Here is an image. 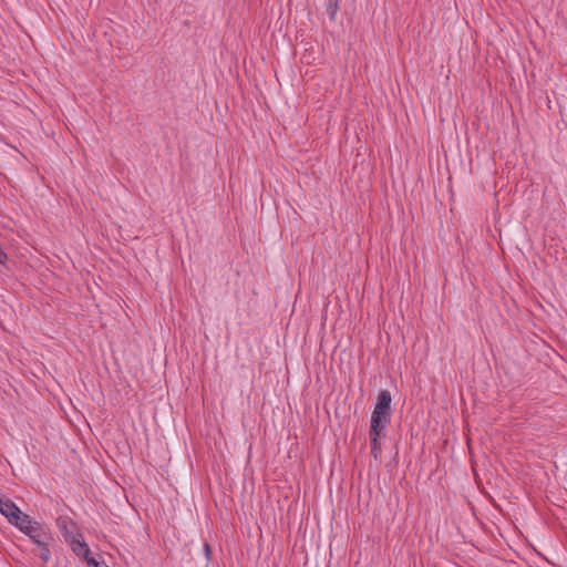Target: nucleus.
<instances>
[{"label": "nucleus", "mask_w": 567, "mask_h": 567, "mask_svg": "<svg viewBox=\"0 0 567 567\" xmlns=\"http://www.w3.org/2000/svg\"><path fill=\"white\" fill-rule=\"evenodd\" d=\"M391 402L392 396L390 391L381 390L371 413L369 439L371 444V455L374 460H378L382 453L380 439L384 437L385 429L391 422Z\"/></svg>", "instance_id": "1"}, {"label": "nucleus", "mask_w": 567, "mask_h": 567, "mask_svg": "<svg viewBox=\"0 0 567 567\" xmlns=\"http://www.w3.org/2000/svg\"><path fill=\"white\" fill-rule=\"evenodd\" d=\"M61 530H64L65 542L71 546L72 551L80 558H83L89 566L97 567L99 563L94 557L91 556V550L84 540V536L80 532H70L66 528V524L63 522L58 523Z\"/></svg>", "instance_id": "2"}, {"label": "nucleus", "mask_w": 567, "mask_h": 567, "mask_svg": "<svg viewBox=\"0 0 567 567\" xmlns=\"http://www.w3.org/2000/svg\"><path fill=\"white\" fill-rule=\"evenodd\" d=\"M34 519H32L29 515L21 512L19 508L18 513H14V515L9 519V523L17 527L21 533L24 534V530L28 529L31 524H33Z\"/></svg>", "instance_id": "3"}, {"label": "nucleus", "mask_w": 567, "mask_h": 567, "mask_svg": "<svg viewBox=\"0 0 567 567\" xmlns=\"http://www.w3.org/2000/svg\"><path fill=\"white\" fill-rule=\"evenodd\" d=\"M19 512V507L11 499L1 496L0 498V513L9 520L14 513Z\"/></svg>", "instance_id": "4"}, {"label": "nucleus", "mask_w": 567, "mask_h": 567, "mask_svg": "<svg viewBox=\"0 0 567 567\" xmlns=\"http://www.w3.org/2000/svg\"><path fill=\"white\" fill-rule=\"evenodd\" d=\"M324 7L329 19L336 21L340 9V0H324Z\"/></svg>", "instance_id": "5"}, {"label": "nucleus", "mask_w": 567, "mask_h": 567, "mask_svg": "<svg viewBox=\"0 0 567 567\" xmlns=\"http://www.w3.org/2000/svg\"><path fill=\"white\" fill-rule=\"evenodd\" d=\"M50 530L45 525L41 524L38 520H34L31 526L28 527L27 530H24V535H27L29 538H32V535H39L44 532Z\"/></svg>", "instance_id": "6"}, {"label": "nucleus", "mask_w": 567, "mask_h": 567, "mask_svg": "<svg viewBox=\"0 0 567 567\" xmlns=\"http://www.w3.org/2000/svg\"><path fill=\"white\" fill-rule=\"evenodd\" d=\"M30 539H31V542L34 545H37L38 548L43 546L47 543H52L53 542V537H52L50 530L44 532V533L39 534V535H32V538H30Z\"/></svg>", "instance_id": "7"}, {"label": "nucleus", "mask_w": 567, "mask_h": 567, "mask_svg": "<svg viewBox=\"0 0 567 567\" xmlns=\"http://www.w3.org/2000/svg\"><path fill=\"white\" fill-rule=\"evenodd\" d=\"M50 545L51 543H47L44 544L43 546L39 547V551H40V558L44 561V563H48L51 558V549H50Z\"/></svg>", "instance_id": "8"}, {"label": "nucleus", "mask_w": 567, "mask_h": 567, "mask_svg": "<svg viewBox=\"0 0 567 567\" xmlns=\"http://www.w3.org/2000/svg\"><path fill=\"white\" fill-rule=\"evenodd\" d=\"M204 550L206 553V556L209 557V554H210V547L207 543L204 544Z\"/></svg>", "instance_id": "9"}, {"label": "nucleus", "mask_w": 567, "mask_h": 567, "mask_svg": "<svg viewBox=\"0 0 567 567\" xmlns=\"http://www.w3.org/2000/svg\"><path fill=\"white\" fill-rule=\"evenodd\" d=\"M7 258V255L3 252V250L0 248V262H3Z\"/></svg>", "instance_id": "10"}]
</instances>
